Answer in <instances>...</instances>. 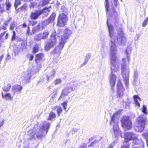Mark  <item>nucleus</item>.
I'll return each instance as SVG.
<instances>
[{"instance_id": "obj_33", "label": "nucleus", "mask_w": 148, "mask_h": 148, "mask_svg": "<svg viewBox=\"0 0 148 148\" xmlns=\"http://www.w3.org/2000/svg\"><path fill=\"white\" fill-rule=\"evenodd\" d=\"M21 10L23 11H25L27 10V5L25 3L21 7Z\"/></svg>"}, {"instance_id": "obj_34", "label": "nucleus", "mask_w": 148, "mask_h": 148, "mask_svg": "<svg viewBox=\"0 0 148 148\" xmlns=\"http://www.w3.org/2000/svg\"><path fill=\"white\" fill-rule=\"evenodd\" d=\"M62 80L60 78H58L56 79L54 82L55 85H56L60 84L62 82Z\"/></svg>"}, {"instance_id": "obj_4", "label": "nucleus", "mask_w": 148, "mask_h": 148, "mask_svg": "<svg viewBox=\"0 0 148 148\" xmlns=\"http://www.w3.org/2000/svg\"><path fill=\"white\" fill-rule=\"evenodd\" d=\"M119 116L117 112L114 113L111 117V120L110 122V125H113V130L114 134L116 138L120 135L121 137V132L119 130L118 125L119 123Z\"/></svg>"}, {"instance_id": "obj_30", "label": "nucleus", "mask_w": 148, "mask_h": 148, "mask_svg": "<svg viewBox=\"0 0 148 148\" xmlns=\"http://www.w3.org/2000/svg\"><path fill=\"white\" fill-rule=\"evenodd\" d=\"M39 47L38 45L36 44L35 45L33 48V52L35 53L37 52L39 50Z\"/></svg>"}, {"instance_id": "obj_13", "label": "nucleus", "mask_w": 148, "mask_h": 148, "mask_svg": "<svg viewBox=\"0 0 148 148\" xmlns=\"http://www.w3.org/2000/svg\"><path fill=\"white\" fill-rule=\"evenodd\" d=\"M65 42H63L62 40H59V45L57 47H56L52 52V53L59 56L62 52L61 50L63 48Z\"/></svg>"}, {"instance_id": "obj_23", "label": "nucleus", "mask_w": 148, "mask_h": 148, "mask_svg": "<svg viewBox=\"0 0 148 148\" xmlns=\"http://www.w3.org/2000/svg\"><path fill=\"white\" fill-rule=\"evenodd\" d=\"M55 73V71L54 70H53L51 72L50 75L49 76H47V78L48 81H49L50 79H52L54 77Z\"/></svg>"}, {"instance_id": "obj_62", "label": "nucleus", "mask_w": 148, "mask_h": 148, "mask_svg": "<svg viewBox=\"0 0 148 148\" xmlns=\"http://www.w3.org/2000/svg\"><path fill=\"white\" fill-rule=\"evenodd\" d=\"M74 82V81H71L70 82V84H73V83Z\"/></svg>"}, {"instance_id": "obj_48", "label": "nucleus", "mask_w": 148, "mask_h": 148, "mask_svg": "<svg viewBox=\"0 0 148 148\" xmlns=\"http://www.w3.org/2000/svg\"><path fill=\"white\" fill-rule=\"evenodd\" d=\"M138 73L136 71H134V78L135 79H136L138 77Z\"/></svg>"}, {"instance_id": "obj_12", "label": "nucleus", "mask_w": 148, "mask_h": 148, "mask_svg": "<svg viewBox=\"0 0 148 148\" xmlns=\"http://www.w3.org/2000/svg\"><path fill=\"white\" fill-rule=\"evenodd\" d=\"M136 134L132 132H127L125 134L124 138L125 140H127V142L132 139H134L136 140L135 143L137 144H139L142 142L141 139H138L136 136Z\"/></svg>"}, {"instance_id": "obj_42", "label": "nucleus", "mask_w": 148, "mask_h": 148, "mask_svg": "<svg viewBox=\"0 0 148 148\" xmlns=\"http://www.w3.org/2000/svg\"><path fill=\"white\" fill-rule=\"evenodd\" d=\"M116 143L115 141H113L108 146L107 148H113Z\"/></svg>"}, {"instance_id": "obj_47", "label": "nucleus", "mask_w": 148, "mask_h": 148, "mask_svg": "<svg viewBox=\"0 0 148 148\" xmlns=\"http://www.w3.org/2000/svg\"><path fill=\"white\" fill-rule=\"evenodd\" d=\"M29 22L30 24L32 25V26H33L36 24L37 22V21H30Z\"/></svg>"}, {"instance_id": "obj_55", "label": "nucleus", "mask_w": 148, "mask_h": 148, "mask_svg": "<svg viewBox=\"0 0 148 148\" xmlns=\"http://www.w3.org/2000/svg\"><path fill=\"white\" fill-rule=\"evenodd\" d=\"M9 36V34L8 33L6 34L5 36V39H7L8 38V36Z\"/></svg>"}, {"instance_id": "obj_6", "label": "nucleus", "mask_w": 148, "mask_h": 148, "mask_svg": "<svg viewBox=\"0 0 148 148\" xmlns=\"http://www.w3.org/2000/svg\"><path fill=\"white\" fill-rule=\"evenodd\" d=\"M57 43L56 33L55 31L52 32L50 36V39L47 40L45 46L46 51H48L55 46Z\"/></svg>"}, {"instance_id": "obj_24", "label": "nucleus", "mask_w": 148, "mask_h": 148, "mask_svg": "<svg viewBox=\"0 0 148 148\" xmlns=\"http://www.w3.org/2000/svg\"><path fill=\"white\" fill-rule=\"evenodd\" d=\"M11 86V85L10 84H8L3 88V90L5 92L8 91L10 90Z\"/></svg>"}, {"instance_id": "obj_8", "label": "nucleus", "mask_w": 148, "mask_h": 148, "mask_svg": "<svg viewBox=\"0 0 148 148\" xmlns=\"http://www.w3.org/2000/svg\"><path fill=\"white\" fill-rule=\"evenodd\" d=\"M56 14L53 12L49 18L45 21H41L39 23L38 25L36 27V30L38 31L40 29H42L50 23L53 21L55 18Z\"/></svg>"}, {"instance_id": "obj_64", "label": "nucleus", "mask_w": 148, "mask_h": 148, "mask_svg": "<svg viewBox=\"0 0 148 148\" xmlns=\"http://www.w3.org/2000/svg\"><path fill=\"white\" fill-rule=\"evenodd\" d=\"M141 0H135V1H137V2H140Z\"/></svg>"}, {"instance_id": "obj_7", "label": "nucleus", "mask_w": 148, "mask_h": 148, "mask_svg": "<svg viewBox=\"0 0 148 148\" xmlns=\"http://www.w3.org/2000/svg\"><path fill=\"white\" fill-rule=\"evenodd\" d=\"M37 68L36 69V67H33L30 69L28 70L23 73V77L24 79L28 82L30 80L31 77L37 72H38L40 70L41 66L40 65H38Z\"/></svg>"}, {"instance_id": "obj_43", "label": "nucleus", "mask_w": 148, "mask_h": 148, "mask_svg": "<svg viewBox=\"0 0 148 148\" xmlns=\"http://www.w3.org/2000/svg\"><path fill=\"white\" fill-rule=\"evenodd\" d=\"M113 3H112V5H114L116 7H117L119 4V2L118 0H113Z\"/></svg>"}, {"instance_id": "obj_40", "label": "nucleus", "mask_w": 148, "mask_h": 148, "mask_svg": "<svg viewBox=\"0 0 148 148\" xmlns=\"http://www.w3.org/2000/svg\"><path fill=\"white\" fill-rule=\"evenodd\" d=\"M147 108L145 105H144L142 109V112L145 114H147Z\"/></svg>"}, {"instance_id": "obj_20", "label": "nucleus", "mask_w": 148, "mask_h": 148, "mask_svg": "<svg viewBox=\"0 0 148 148\" xmlns=\"http://www.w3.org/2000/svg\"><path fill=\"white\" fill-rule=\"evenodd\" d=\"M135 104L137 105L138 107H140V104L139 103V101H140L141 99L140 98L138 95H134L133 97Z\"/></svg>"}, {"instance_id": "obj_57", "label": "nucleus", "mask_w": 148, "mask_h": 148, "mask_svg": "<svg viewBox=\"0 0 148 148\" xmlns=\"http://www.w3.org/2000/svg\"><path fill=\"white\" fill-rule=\"evenodd\" d=\"M142 147L141 146H138L136 147H134L132 148H142Z\"/></svg>"}, {"instance_id": "obj_51", "label": "nucleus", "mask_w": 148, "mask_h": 148, "mask_svg": "<svg viewBox=\"0 0 148 148\" xmlns=\"http://www.w3.org/2000/svg\"><path fill=\"white\" fill-rule=\"evenodd\" d=\"M5 32H4L0 34V39H1V38L4 35Z\"/></svg>"}, {"instance_id": "obj_3", "label": "nucleus", "mask_w": 148, "mask_h": 148, "mask_svg": "<svg viewBox=\"0 0 148 148\" xmlns=\"http://www.w3.org/2000/svg\"><path fill=\"white\" fill-rule=\"evenodd\" d=\"M38 126L39 127V130L37 132L36 134L37 138L38 139H40L45 135L47 133L50 127V125L49 123L44 121L40 123H38L36 125H34V128L36 129Z\"/></svg>"}, {"instance_id": "obj_17", "label": "nucleus", "mask_w": 148, "mask_h": 148, "mask_svg": "<svg viewBox=\"0 0 148 148\" xmlns=\"http://www.w3.org/2000/svg\"><path fill=\"white\" fill-rule=\"evenodd\" d=\"M70 90L69 86H65L62 91V93L59 98V99H60L61 97H64L69 93L70 92Z\"/></svg>"}, {"instance_id": "obj_61", "label": "nucleus", "mask_w": 148, "mask_h": 148, "mask_svg": "<svg viewBox=\"0 0 148 148\" xmlns=\"http://www.w3.org/2000/svg\"><path fill=\"white\" fill-rule=\"evenodd\" d=\"M79 148H86V147L84 146H82L80 147Z\"/></svg>"}, {"instance_id": "obj_35", "label": "nucleus", "mask_w": 148, "mask_h": 148, "mask_svg": "<svg viewBox=\"0 0 148 148\" xmlns=\"http://www.w3.org/2000/svg\"><path fill=\"white\" fill-rule=\"evenodd\" d=\"M99 140H95L93 142H92V143L88 145V147L90 146L91 147H94L95 145H96L97 143L99 141Z\"/></svg>"}, {"instance_id": "obj_29", "label": "nucleus", "mask_w": 148, "mask_h": 148, "mask_svg": "<svg viewBox=\"0 0 148 148\" xmlns=\"http://www.w3.org/2000/svg\"><path fill=\"white\" fill-rule=\"evenodd\" d=\"M68 103V101H66L63 103L61 104V105L62 106V107L66 111V112H67V110H66V108L67 106V103Z\"/></svg>"}, {"instance_id": "obj_32", "label": "nucleus", "mask_w": 148, "mask_h": 148, "mask_svg": "<svg viewBox=\"0 0 148 148\" xmlns=\"http://www.w3.org/2000/svg\"><path fill=\"white\" fill-rule=\"evenodd\" d=\"M21 4V1L20 0H15L14 4V6L16 9L17 7Z\"/></svg>"}, {"instance_id": "obj_18", "label": "nucleus", "mask_w": 148, "mask_h": 148, "mask_svg": "<svg viewBox=\"0 0 148 148\" xmlns=\"http://www.w3.org/2000/svg\"><path fill=\"white\" fill-rule=\"evenodd\" d=\"M22 88V87L19 85H15L12 86V89L13 93V95L17 92H21Z\"/></svg>"}, {"instance_id": "obj_1", "label": "nucleus", "mask_w": 148, "mask_h": 148, "mask_svg": "<svg viewBox=\"0 0 148 148\" xmlns=\"http://www.w3.org/2000/svg\"><path fill=\"white\" fill-rule=\"evenodd\" d=\"M109 1H105V7L107 16V24L108 25L109 35L111 39L110 51V68L111 73L110 75V82L111 89L114 91V86L116 79V76L114 72H117L119 69V66L117 63L116 56L117 50L115 45L117 41L120 44H124L126 42V39L124 36L122 29H120L118 30L119 38L116 39V37L113 36L114 25L116 27L119 25L118 18L117 12L114 8L112 7L110 10H109Z\"/></svg>"}, {"instance_id": "obj_41", "label": "nucleus", "mask_w": 148, "mask_h": 148, "mask_svg": "<svg viewBox=\"0 0 148 148\" xmlns=\"http://www.w3.org/2000/svg\"><path fill=\"white\" fill-rule=\"evenodd\" d=\"M148 22V17L147 18L145 19L143 23L142 26L143 27H145L146 26L147 22Z\"/></svg>"}, {"instance_id": "obj_36", "label": "nucleus", "mask_w": 148, "mask_h": 148, "mask_svg": "<svg viewBox=\"0 0 148 148\" xmlns=\"http://www.w3.org/2000/svg\"><path fill=\"white\" fill-rule=\"evenodd\" d=\"M130 145L126 141V143H124V144L121 147V148H129Z\"/></svg>"}, {"instance_id": "obj_60", "label": "nucleus", "mask_w": 148, "mask_h": 148, "mask_svg": "<svg viewBox=\"0 0 148 148\" xmlns=\"http://www.w3.org/2000/svg\"><path fill=\"white\" fill-rule=\"evenodd\" d=\"M12 20V18H9V19L8 20L7 22H8V23L9 22H10L11 20Z\"/></svg>"}, {"instance_id": "obj_26", "label": "nucleus", "mask_w": 148, "mask_h": 148, "mask_svg": "<svg viewBox=\"0 0 148 148\" xmlns=\"http://www.w3.org/2000/svg\"><path fill=\"white\" fill-rule=\"evenodd\" d=\"M34 39L36 41H39L42 39V34H39L35 36L34 37Z\"/></svg>"}, {"instance_id": "obj_63", "label": "nucleus", "mask_w": 148, "mask_h": 148, "mask_svg": "<svg viewBox=\"0 0 148 148\" xmlns=\"http://www.w3.org/2000/svg\"><path fill=\"white\" fill-rule=\"evenodd\" d=\"M3 29H4V30L5 29H6V26L4 27V26L3 28Z\"/></svg>"}, {"instance_id": "obj_21", "label": "nucleus", "mask_w": 148, "mask_h": 148, "mask_svg": "<svg viewBox=\"0 0 148 148\" xmlns=\"http://www.w3.org/2000/svg\"><path fill=\"white\" fill-rule=\"evenodd\" d=\"M56 114L54 112H51L49 114V117L47 120L52 121L56 118Z\"/></svg>"}, {"instance_id": "obj_25", "label": "nucleus", "mask_w": 148, "mask_h": 148, "mask_svg": "<svg viewBox=\"0 0 148 148\" xmlns=\"http://www.w3.org/2000/svg\"><path fill=\"white\" fill-rule=\"evenodd\" d=\"M44 55L43 53H40L36 56V61L42 59L44 57Z\"/></svg>"}, {"instance_id": "obj_39", "label": "nucleus", "mask_w": 148, "mask_h": 148, "mask_svg": "<svg viewBox=\"0 0 148 148\" xmlns=\"http://www.w3.org/2000/svg\"><path fill=\"white\" fill-rule=\"evenodd\" d=\"M6 5L7 9L8 10H9V8L11 6V4L8 1H6Z\"/></svg>"}, {"instance_id": "obj_10", "label": "nucleus", "mask_w": 148, "mask_h": 148, "mask_svg": "<svg viewBox=\"0 0 148 148\" xmlns=\"http://www.w3.org/2000/svg\"><path fill=\"white\" fill-rule=\"evenodd\" d=\"M68 18L66 14H60L58 18L57 26L64 27L66 24Z\"/></svg>"}, {"instance_id": "obj_54", "label": "nucleus", "mask_w": 148, "mask_h": 148, "mask_svg": "<svg viewBox=\"0 0 148 148\" xmlns=\"http://www.w3.org/2000/svg\"><path fill=\"white\" fill-rule=\"evenodd\" d=\"M34 57L33 56L31 55L29 58V60H32L33 59Z\"/></svg>"}, {"instance_id": "obj_44", "label": "nucleus", "mask_w": 148, "mask_h": 148, "mask_svg": "<svg viewBox=\"0 0 148 148\" xmlns=\"http://www.w3.org/2000/svg\"><path fill=\"white\" fill-rule=\"evenodd\" d=\"M50 0H43L42 2V5L45 6L49 3V1Z\"/></svg>"}, {"instance_id": "obj_53", "label": "nucleus", "mask_w": 148, "mask_h": 148, "mask_svg": "<svg viewBox=\"0 0 148 148\" xmlns=\"http://www.w3.org/2000/svg\"><path fill=\"white\" fill-rule=\"evenodd\" d=\"M29 31H30V29H29V27H28V29L27 32V33L28 34H29Z\"/></svg>"}, {"instance_id": "obj_59", "label": "nucleus", "mask_w": 148, "mask_h": 148, "mask_svg": "<svg viewBox=\"0 0 148 148\" xmlns=\"http://www.w3.org/2000/svg\"><path fill=\"white\" fill-rule=\"evenodd\" d=\"M8 23L7 22H5V26H6L7 25H8Z\"/></svg>"}, {"instance_id": "obj_22", "label": "nucleus", "mask_w": 148, "mask_h": 148, "mask_svg": "<svg viewBox=\"0 0 148 148\" xmlns=\"http://www.w3.org/2000/svg\"><path fill=\"white\" fill-rule=\"evenodd\" d=\"M35 134H36L32 130H29L27 132V135L31 137L30 138H29L30 139H31V138H34Z\"/></svg>"}, {"instance_id": "obj_38", "label": "nucleus", "mask_w": 148, "mask_h": 148, "mask_svg": "<svg viewBox=\"0 0 148 148\" xmlns=\"http://www.w3.org/2000/svg\"><path fill=\"white\" fill-rule=\"evenodd\" d=\"M142 135L146 141L148 140V132L143 133Z\"/></svg>"}, {"instance_id": "obj_31", "label": "nucleus", "mask_w": 148, "mask_h": 148, "mask_svg": "<svg viewBox=\"0 0 148 148\" xmlns=\"http://www.w3.org/2000/svg\"><path fill=\"white\" fill-rule=\"evenodd\" d=\"M56 110L58 116H59L60 114L62 112L63 110L62 108L61 107L58 106Z\"/></svg>"}, {"instance_id": "obj_14", "label": "nucleus", "mask_w": 148, "mask_h": 148, "mask_svg": "<svg viewBox=\"0 0 148 148\" xmlns=\"http://www.w3.org/2000/svg\"><path fill=\"white\" fill-rule=\"evenodd\" d=\"M72 31L69 28L66 29L64 31L63 34L60 38V40L66 42V40L68 39L69 36L71 34Z\"/></svg>"}, {"instance_id": "obj_27", "label": "nucleus", "mask_w": 148, "mask_h": 148, "mask_svg": "<svg viewBox=\"0 0 148 148\" xmlns=\"http://www.w3.org/2000/svg\"><path fill=\"white\" fill-rule=\"evenodd\" d=\"M49 33L48 32H44L42 34V39H44L47 38L49 35Z\"/></svg>"}, {"instance_id": "obj_2", "label": "nucleus", "mask_w": 148, "mask_h": 148, "mask_svg": "<svg viewBox=\"0 0 148 148\" xmlns=\"http://www.w3.org/2000/svg\"><path fill=\"white\" fill-rule=\"evenodd\" d=\"M131 47H128L125 51L126 58L122 59L121 64V70L123 78L125 81L126 86L127 88L129 85V69L127 65L130 63V55L131 54Z\"/></svg>"}, {"instance_id": "obj_5", "label": "nucleus", "mask_w": 148, "mask_h": 148, "mask_svg": "<svg viewBox=\"0 0 148 148\" xmlns=\"http://www.w3.org/2000/svg\"><path fill=\"white\" fill-rule=\"evenodd\" d=\"M146 120V119L142 116L137 118L134 126L136 132H141L144 130Z\"/></svg>"}, {"instance_id": "obj_56", "label": "nucleus", "mask_w": 148, "mask_h": 148, "mask_svg": "<svg viewBox=\"0 0 148 148\" xmlns=\"http://www.w3.org/2000/svg\"><path fill=\"white\" fill-rule=\"evenodd\" d=\"M140 35L137 34L136 36V38H137V39H138L140 37Z\"/></svg>"}, {"instance_id": "obj_50", "label": "nucleus", "mask_w": 148, "mask_h": 148, "mask_svg": "<svg viewBox=\"0 0 148 148\" xmlns=\"http://www.w3.org/2000/svg\"><path fill=\"white\" fill-rule=\"evenodd\" d=\"M4 119H3L2 121L0 122V127H1L4 123Z\"/></svg>"}, {"instance_id": "obj_9", "label": "nucleus", "mask_w": 148, "mask_h": 148, "mask_svg": "<svg viewBox=\"0 0 148 148\" xmlns=\"http://www.w3.org/2000/svg\"><path fill=\"white\" fill-rule=\"evenodd\" d=\"M50 10L48 8H45L42 10H37L35 12H33L31 13L30 17L32 19H36L42 14L45 13V16H47Z\"/></svg>"}, {"instance_id": "obj_16", "label": "nucleus", "mask_w": 148, "mask_h": 148, "mask_svg": "<svg viewBox=\"0 0 148 148\" xmlns=\"http://www.w3.org/2000/svg\"><path fill=\"white\" fill-rule=\"evenodd\" d=\"M2 96L3 98L7 101L12 100L13 99L14 95H12L10 93L3 92L1 93Z\"/></svg>"}, {"instance_id": "obj_49", "label": "nucleus", "mask_w": 148, "mask_h": 148, "mask_svg": "<svg viewBox=\"0 0 148 148\" xmlns=\"http://www.w3.org/2000/svg\"><path fill=\"white\" fill-rule=\"evenodd\" d=\"M57 90L56 89H54L53 91V96H55L57 93Z\"/></svg>"}, {"instance_id": "obj_11", "label": "nucleus", "mask_w": 148, "mask_h": 148, "mask_svg": "<svg viewBox=\"0 0 148 148\" xmlns=\"http://www.w3.org/2000/svg\"><path fill=\"white\" fill-rule=\"evenodd\" d=\"M122 127L125 130H130L132 127V123L129 118L124 116L121 120Z\"/></svg>"}, {"instance_id": "obj_28", "label": "nucleus", "mask_w": 148, "mask_h": 148, "mask_svg": "<svg viewBox=\"0 0 148 148\" xmlns=\"http://www.w3.org/2000/svg\"><path fill=\"white\" fill-rule=\"evenodd\" d=\"M90 58V56L89 54H87L86 56V58L84 62L82 64V66H84L88 62Z\"/></svg>"}, {"instance_id": "obj_52", "label": "nucleus", "mask_w": 148, "mask_h": 148, "mask_svg": "<svg viewBox=\"0 0 148 148\" xmlns=\"http://www.w3.org/2000/svg\"><path fill=\"white\" fill-rule=\"evenodd\" d=\"M58 106H54V107H53L52 108V109L53 110H56V109H57L58 107Z\"/></svg>"}, {"instance_id": "obj_15", "label": "nucleus", "mask_w": 148, "mask_h": 148, "mask_svg": "<svg viewBox=\"0 0 148 148\" xmlns=\"http://www.w3.org/2000/svg\"><path fill=\"white\" fill-rule=\"evenodd\" d=\"M117 93L118 96L119 97L122 98L124 95V89L123 88L121 82L119 81L117 84Z\"/></svg>"}, {"instance_id": "obj_19", "label": "nucleus", "mask_w": 148, "mask_h": 148, "mask_svg": "<svg viewBox=\"0 0 148 148\" xmlns=\"http://www.w3.org/2000/svg\"><path fill=\"white\" fill-rule=\"evenodd\" d=\"M68 10L64 6H62L60 8V14H66L68 15Z\"/></svg>"}, {"instance_id": "obj_37", "label": "nucleus", "mask_w": 148, "mask_h": 148, "mask_svg": "<svg viewBox=\"0 0 148 148\" xmlns=\"http://www.w3.org/2000/svg\"><path fill=\"white\" fill-rule=\"evenodd\" d=\"M77 87V85L75 84H73L71 86L69 87V88L72 91H74L76 89Z\"/></svg>"}, {"instance_id": "obj_58", "label": "nucleus", "mask_w": 148, "mask_h": 148, "mask_svg": "<svg viewBox=\"0 0 148 148\" xmlns=\"http://www.w3.org/2000/svg\"><path fill=\"white\" fill-rule=\"evenodd\" d=\"M23 26L24 27H26L27 26V25L25 23H24L23 24Z\"/></svg>"}, {"instance_id": "obj_46", "label": "nucleus", "mask_w": 148, "mask_h": 148, "mask_svg": "<svg viewBox=\"0 0 148 148\" xmlns=\"http://www.w3.org/2000/svg\"><path fill=\"white\" fill-rule=\"evenodd\" d=\"M14 22H13L10 25V29L11 30H12L14 29Z\"/></svg>"}, {"instance_id": "obj_45", "label": "nucleus", "mask_w": 148, "mask_h": 148, "mask_svg": "<svg viewBox=\"0 0 148 148\" xmlns=\"http://www.w3.org/2000/svg\"><path fill=\"white\" fill-rule=\"evenodd\" d=\"M13 35L12 38V40H14L15 38L16 33L15 31H13Z\"/></svg>"}]
</instances>
